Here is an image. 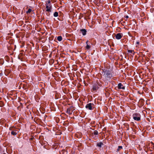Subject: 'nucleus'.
<instances>
[{"instance_id":"27","label":"nucleus","mask_w":154,"mask_h":154,"mask_svg":"<svg viewBox=\"0 0 154 154\" xmlns=\"http://www.w3.org/2000/svg\"><path fill=\"white\" fill-rule=\"evenodd\" d=\"M129 12H128V13H129Z\"/></svg>"},{"instance_id":"13","label":"nucleus","mask_w":154,"mask_h":154,"mask_svg":"<svg viewBox=\"0 0 154 154\" xmlns=\"http://www.w3.org/2000/svg\"><path fill=\"white\" fill-rule=\"evenodd\" d=\"M57 40L59 41H61L62 40V37L61 36H59L57 38Z\"/></svg>"},{"instance_id":"3","label":"nucleus","mask_w":154,"mask_h":154,"mask_svg":"<svg viewBox=\"0 0 154 154\" xmlns=\"http://www.w3.org/2000/svg\"><path fill=\"white\" fill-rule=\"evenodd\" d=\"M93 105V104H92L91 103H89L88 104H87L86 106L85 107L86 108L88 109L89 110H92V105Z\"/></svg>"},{"instance_id":"26","label":"nucleus","mask_w":154,"mask_h":154,"mask_svg":"<svg viewBox=\"0 0 154 154\" xmlns=\"http://www.w3.org/2000/svg\"><path fill=\"white\" fill-rule=\"evenodd\" d=\"M47 11H50L51 10H47Z\"/></svg>"},{"instance_id":"1","label":"nucleus","mask_w":154,"mask_h":154,"mask_svg":"<svg viewBox=\"0 0 154 154\" xmlns=\"http://www.w3.org/2000/svg\"><path fill=\"white\" fill-rule=\"evenodd\" d=\"M133 119L136 121H138L140 119V116L138 113H135L133 115Z\"/></svg>"},{"instance_id":"10","label":"nucleus","mask_w":154,"mask_h":154,"mask_svg":"<svg viewBox=\"0 0 154 154\" xmlns=\"http://www.w3.org/2000/svg\"><path fill=\"white\" fill-rule=\"evenodd\" d=\"M104 74L106 75L107 77H110V73L109 71L105 72Z\"/></svg>"},{"instance_id":"22","label":"nucleus","mask_w":154,"mask_h":154,"mask_svg":"<svg viewBox=\"0 0 154 154\" xmlns=\"http://www.w3.org/2000/svg\"><path fill=\"white\" fill-rule=\"evenodd\" d=\"M136 44H139V42H136Z\"/></svg>"},{"instance_id":"24","label":"nucleus","mask_w":154,"mask_h":154,"mask_svg":"<svg viewBox=\"0 0 154 154\" xmlns=\"http://www.w3.org/2000/svg\"><path fill=\"white\" fill-rule=\"evenodd\" d=\"M1 150H2L1 148V146H0V152L1 151Z\"/></svg>"},{"instance_id":"20","label":"nucleus","mask_w":154,"mask_h":154,"mask_svg":"<svg viewBox=\"0 0 154 154\" xmlns=\"http://www.w3.org/2000/svg\"><path fill=\"white\" fill-rule=\"evenodd\" d=\"M13 128H14L13 127L10 128V130H12V129H13Z\"/></svg>"},{"instance_id":"18","label":"nucleus","mask_w":154,"mask_h":154,"mask_svg":"<svg viewBox=\"0 0 154 154\" xmlns=\"http://www.w3.org/2000/svg\"><path fill=\"white\" fill-rule=\"evenodd\" d=\"M32 10H28L26 12V13L28 14L30 13Z\"/></svg>"},{"instance_id":"4","label":"nucleus","mask_w":154,"mask_h":154,"mask_svg":"<svg viewBox=\"0 0 154 154\" xmlns=\"http://www.w3.org/2000/svg\"><path fill=\"white\" fill-rule=\"evenodd\" d=\"M118 87L119 89H122L123 90L125 89V87L121 83H119L118 84Z\"/></svg>"},{"instance_id":"5","label":"nucleus","mask_w":154,"mask_h":154,"mask_svg":"<svg viewBox=\"0 0 154 154\" xmlns=\"http://www.w3.org/2000/svg\"><path fill=\"white\" fill-rule=\"evenodd\" d=\"M122 37V34L120 33H117L116 35V38L117 39H120Z\"/></svg>"},{"instance_id":"9","label":"nucleus","mask_w":154,"mask_h":154,"mask_svg":"<svg viewBox=\"0 0 154 154\" xmlns=\"http://www.w3.org/2000/svg\"><path fill=\"white\" fill-rule=\"evenodd\" d=\"M17 133V131H12L11 132V134L13 135H16Z\"/></svg>"},{"instance_id":"12","label":"nucleus","mask_w":154,"mask_h":154,"mask_svg":"<svg viewBox=\"0 0 154 154\" xmlns=\"http://www.w3.org/2000/svg\"><path fill=\"white\" fill-rule=\"evenodd\" d=\"M66 112L69 114V115H70L71 114V113L70 112V110L69 108L67 109Z\"/></svg>"},{"instance_id":"6","label":"nucleus","mask_w":154,"mask_h":154,"mask_svg":"<svg viewBox=\"0 0 154 154\" xmlns=\"http://www.w3.org/2000/svg\"><path fill=\"white\" fill-rule=\"evenodd\" d=\"M80 31L83 35H85L86 34L87 31L85 29H80Z\"/></svg>"},{"instance_id":"2","label":"nucleus","mask_w":154,"mask_h":154,"mask_svg":"<svg viewBox=\"0 0 154 154\" xmlns=\"http://www.w3.org/2000/svg\"><path fill=\"white\" fill-rule=\"evenodd\" d=\"M46 6L47 10H51L52 6L50 0H48L47 1L46 4Z\"/></svg>"},{"instance_id":"23","label":"nucleus","mask_w":154,"mask_h":154,"mask_svg":"<svg viewBox=\"0 0 154 154\" xmlns=\"http://www.w3.org/2000/svg\"><path fill=\"white\" fill-rule=\"evenodd\" d=\"M88 41H86V43L87 44H87H88Z\"/></svg>"},{"instance_id":"15","label":"nucleus","mask_w":154,"mask_h":154,"mask_svg":"<svg viewBox=\"0 0 154 154\" xmlns=\"http://www.w3.org/2000/svg\"><path fill=\"white\" fill-rule=\"evenodd\" d=\"M94 135H97L98 134V132L97 131H94Z\"/></svg>"},{"instance_id":"21","label":"nucleus","mask_w":154,"mask_h":154,"mask_svg":"<svg viewBox=\"0 0 154 154\" xmlns=\"http://www.w3.org/2000/svg\"><path fill=\"white\" fill-rule=\"evenodd\" d=\"M128 18V16H126L125 17V18L127 19Z\"/></svg>"},{"instance_id":"19","label":"nucleus","mask_w":154,"mask_h":154,"mask_svg":"<svg viewBox=\"0 0 154 154\" xmlns=\"http://www.w3.org/2000/svg\"><path fill=\"white\" fill-rule=\"evenodd\" d=\"M3 106V104L2 102H0V106Z\"/></svg>"},{"instance_id":"8","label":"nucleus","mask_w":154,"mask_h":154,"mask_svg":"<svg viewBox=\"0 0 154 154\" xmlns=\"http://www.w3.org/2000/svg\"><path fill=\"white\" fill-rule=\"evenodd\" d=\"M122 149V146H119L118 149L116 150V152H118L119 151H120Z\"/></svg>"},{"instance_id":"25","label":"nucleus","mask_w":154,"mask_h":154,"mask_svg":"<svg viewBox=\"0 0 154 154\" xmlns=\"http://www.w3.org/2000/svg\"><path fill=\"white\" fill-rule=\"evenodd\" d=\"M28 10H31V9L30 8H29L28 9Z\"/></svg>"},{"instance_id":"7","label":"nucleus","mask_w":154,"mask_h":154,"mask_svg":"<svg viewBox=\"0 0 154 154\" xmlns=\"http://www.w3.org/2000/svg\"><path fill=\"white\" fill-rule=\"evenodd\" d=\"M98 88V87L97 85H93L92 89L94 91H96Z\"/></svg>"},{"instance_id":"17","label":"nucleus","mask_w":154,"mask_h":154,"mask_svg":"<svg viewBox=\"0 0 154 154\" xmlns=\"http://www.w3.org/2000/svg\"><path fill=\"white\" fill-rule=\"evenodd\" d=\"M128 51L129 53H132L133 52H134V50H128Z\"/></svg>"},{"instance_id":"14","label":"nucleus","mask_w":154,"mask_h":154,"mask_svg":"<svg viewBox=\"0 0 154 154\" xmlns=\"http://www.w3.org/2000/svg\"><path fill=\"white\" fill-rule=\"evenodd\" d=\"M54 16L55 17H57L58 16V13L57 12H55L54 14Z\"/></svg>"},{"instance_id":"11","label":"nucleus","mask_w":154,"mask_h":154,"mask_svg":"<svg viewBox=\"0 0 154 154\" xmlns=\"http://www.w3.org/2000/svg\"><path fill=\"white\" fill-rule=\"evenodd\" d=\"M102 145H103V143L102 142H100V143H98L97 144V146L100 147H101Z\"/></svg>"},{"instance_id":"16","label":"nucleus","mask_w":154,"mask_h":154,"mask_svg":"<svg viewBox=\"0 0 154 154\" xmlns=\"http://www.w3.org/2000/svg\"><path fill=\"white\" fill-rule=\"evenodd\" d=\"M91 48V47L90 45L87 44L86 46V48L87 49H89Z\"/></svg>"}]
</instances>
